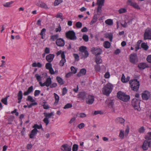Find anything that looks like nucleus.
Listing matches in <instances>:
<instances>
[{
	"label": "nucleus",
	"mask_w": 151,
	"mask_h": 151,
	"mask_svg": "<svg viewBox=\"0 0 151 151\" xmlns=\"http://www.w3.org/2000/svg\"><path fill=\"white\" fill-rule=\"evenodd\" d=\"M113 85L110 83L107 84L103 88L102 93L104 95L108 96L111 92Z\"/></svg>",
	"instance_id": "nucleus-1"
},
{
	"label": "nucleus",
	"mask_w": 151,
	"mask_h": 151,
	"mask_svg": "<svg viewBox=\"0 0 151 151\" xmlns=\"http://www.w3.org/2000/svg\"><path fill=\"white\" fill-rule=\"evenodd\" d=\"M117 97L119 99L124 102H127L130 99L129 96L126 94L124 93L121 91L117 93Z\"/></svg>",
	"instance_id": "nucleus-2"
},
{
	"label": "nucleus",
	"mask_w": 151,
	"mask_h": 151,
	"mask_svg": "<svg viewBox=\"0 0 151 151\" xmlns=\"http://www.w3.org/2000/svg\"><path fill=\"white\" fill-rule=\"evenodd\" d=\"M129 84L133 90L136 91L138 90L140 84L139 82L137 79H134L130 81Z\"/></svg>",
	"instance_id": "nucleus-3"
},
{
	"label": "nucleus",
	"mask_w": 151,
	"mask_h": 151,
	"mask_svg": "<svg viewBox=\"0 0 151 151\" xmlns=\"http://www.w3.org/2000/svg\"><path fill=\"white\" fill-rule=\"evenodd\" d=\"M65 36L67 38L71 40H76L77 39L75 33L73 30L69 31L66 32Z\"/></svg>",
	"instance_id": "nucleus-4"
},
{
	"label": "nucleus",
	"mask_w": 151,
	"mask_h": 151,
	"mask_svg": "<svg viewBox=\"0 0 151 151\" xmlns=\"http://www.w3.org/2000/svg\"><path fill=\"white\" fill-rule=\"evenodd\" d=\"M144 39L151 40V29L149 28L146 29L144 34Z\"/></svg>",
	"instance_id": "nucleus-5"
},
{
	"label": "nucleus",
	"mask_w": 151,
	"mask_h": 151,
	"mask_svg": "<svg viewBox=\"0 0 151 151\" xmlns=\"http://www.w3.org/2000/svg\"><path fill=\"white\" fill-rule=\"evenodd\" d=\"M140 100L136 99H133L132 101V104L135 109H138L139 107Z\"/></svg>",
	"instance_id": "nucleus-6"
},
{
	"label": "nucleus",
	"mask_w": 151,
	"mask_h": 151,
	"mask_svg": "<svg viewBox=\"0 0 151 151\" xmlns=\"http://www.w3.org/2000/svg\"><path fill=\"white\" fill-rule=\"evenodd\" d=\"M129 61L131 63L134 64H135L138 62V58L136 53H133L130 55Z\"/></svg>",
	"instance_id": "nucleus-7"
},
{
	"label": "nucleus",
	"mask_w": 151,
	"mask_h": 151,
	"mask_svg": "<svg viewBox=\"0 0 151 151\" xmlns=\"http://www.w3.org/2000/svg\"><path fill=\"white\" fill-rule=\"evenodd\" d=\"M52 83V81L50 78L49 77L47 78L46 81L43 83H42L41 82H40L39 83L40 86L42 87H43L45 86H46L47 87H48Z\"/></svg>",
	"instance_id": "nucleus-8"
},
{
	"label": "nucleus",
	"mask_w": 151,
	"mask_h": 151,
	"mask_svg": "<svg viewBox=\"0 0 151 151\" xmlns=\"http://www.w3.org/2000/svg\"><path fill=\"white\" fill-rule=\"evenodd\" d=\"M151 141H148L147 140H145L142 145V148L144 150H146L149 147L151 146Z\"/></svg>",
	"instance_id": "nucleus-9"
},
{
	"label": "nucleus",
	"mask_w": 151,
	"mask_h": 151,
	"mask_svg": "<svg viewBox=\"0 0 151 151\" xmlns=\"http://www.w3.org/2000/svg\"><path fill=\"white\" fill-rule=\"evenodd\" d=\"M150 97V93L147 91H145L142 93V97L143 100H147Z\"/></svg>",
	"instance_id": "nucleus-10"
},
{
	"label": "nucleus",
	"mask_w": 151,
	"mask_h": 151,
	"mask_svg": "<svg viewBox=\"0 0 151 151\" xmlns=\"http://www.w3.org/2000/svg\"><path fill=\"white\" fill-rule=\"evenodd\" d=\"M61 149L63 151H71V147L67 144H65L61 146Z\"/></svg>",
	"instance_id": "nucleus-11"
},
{
	"label": "nucleus",
	"mask_w": 151,
	"mask_h": 151,
	"mask_svg": "<svg viewBox=\"0 0 151 151\" xmlns=\"http://www.w3.org/2000/svg\"><path fill=\"white\" fill-rule=\"evenodd\" d=\"M56 43L58 46L63 47L65 45V41L62 38H58L56 40Z\"/></svg>",
	"instance_id": "nucleus-12"
},
{
	"label": "nucleus",
	"mask_w": 151,
	"mask_h": 151,
	"mask_svg": "<svg viewBox=\"0 0 151 151\" xmlns=\"http://www.w3.org/2000/svg\"><path fill=\"white\" fill-rule=\"evenodd\" d=\"M94 101V97L90 95H88L86 99L87 103L88 104H92Z\"/></svg>",
	"instance_id": "nucleus-13"
},
{
	"label": "nucleus",
	"mask_w": 151,
	"mask_h": 151,
	"mask_svg": "<svg viewBox=\"0 0 151 151\" xmlns=\"http://www.w3.org/2000/svg\"><path fill=\"white\" fill-rule=\"evenodd\" d=\"M61 57L62 58V60L60 61L59 65L60 66H63L64 65V63L66 62L65 55L63 52V53L61 54Z\"/></svg>",
	"instance_id": "nucleus-14"
},
{
	"label": "nucleus",
	"mask_w": 151,
	"mask_h": 151,
	"mask_svg": "<svg viewBox=\"0 0 151 151\" xmlns=\"http://www.w3.org/2000/svg\"><path fill=\"white\" fill-rule=\"evenodd\" d=\"M37 5L45 9H48L49 8L46 3L40 1L37 3Z\"/></svg>",
	"instance_id": "nucleus-15"
},
{
	"label": "nucleus",
	"mask_w": 151,
	"mask_h": 151,
	"mask_svg": "<svg viewBox=\"0 0 151 151\" xmlns=\"http://www.w3.org/2000/svg\"><path fill=\"white\" fill-rule=\"evenodd\" d=\"M54 57V54H50L46 56V60L48 62L50 63L52 61Z\"/></svg>",
	"instance_id": "nucleus-16"
},
{
	"label": "nucleus",
	"mask_w": 151,
	"mask_h": 151,
	"mask_svg": "<svg viewBox=\"0 0 151 151\" xmlns=\"http://www.w3.org/2000/svg\"><path fill=\"white\" fill-rule=\"evenodd\" d=\"M38 130L36 129H34L31 131V133L29 135V137L30 138H33L37 134Z\"/></svg>",
	"instance_id": "nucleus-17"
},
{
	"label": "nucleus",
	"mask_w": 151,
	"mask_h": 151,
	"mask_svg": "<svg viewBox=\"0 0 151 151\" xmlns=\"http://www.w3.org/2000/svg\"><path fill=\"white\" fill-rule=\"evenodd\" d=\"M86 73V70L84 68L81 69L79 73L77 75V76L80 77L81 76L85 75Z\"/></svg>",
	"instance_id": "nucleus-18"
},
{
	"label": "nucleus",
	"mask_w": 151,
	"mask_h": 151,
	"mask_svg": "<svg viewBox=\"0 0 151 151\" xmlns=\"http://www.w3.org/2000/svg\"><path fill=\"white\" fill-rule=\"evenodd\" d=\"M17 96L18 99V103H19L21 102V100L22 99L23 97L22 93L21 91H19L17 94Z\"/></svg>",
	"instance_id": "nucleus-19"
},
{
	"label": "nucleus",
	"mask_w": 151,
	"mask_h": 151,
	"mask_svg": "<svg viewBox=\"0 0 151 151\" xmlns=\"http://www.w3.org/2000/svg\"><path fill=\"white\" fill-rule=\"evenodd\" d=\"M86 94L85 92H80L78 95V97L79 98L83 99L86 96Z\"/></svg>",
	"instance_id": "nucleus-20"
},
{
	"label": "nucleus",
	"mask_w": 151,
	"mask_h": 151,
	"mask_svg": "<svg viewBox=\"0 0 151 151\" xmlns=\"http://www.w3.org/2000/svg\"><path fill=\"white\" fill-rule=\"evenodd\" d=\"M148 67V66L146 64L144 63H140L138 65V67L139 68L143 69H144Z\"/></svg>",
	"instance_id": "nucleus-21"
},
{
	"label": "nucleus",
	"mask_w": 151,
	"mask_h": 151,
	"mask_svg": "<svg viewBox=\"0 0 151 151\" xmlns=\"http://www.w3.org/2000/svg\"><path fill=\"white\" fill-rule=\"evenodd\" d=\"M105 37L109 38L110 42H112L113 39V35L111 33H106L105 34Z\"/></svg>",
	"instance_id": "nucleus-22"
},
{
	"label": "nucleus",
	"mask_w": 151,
	"mask_h": 151,
	"mask_svg": "<svg viewBox=\"0 0 151 151\" xmlns=\"http://www.w3.org/2000/svg\"><path fill=\"white\" fill-rule=\"evenodd\" d=\"M105 0H97L96 4L98 5V6L102 7L104 5Z\"/></svg>",
	"instance_id": "nucleus-23"
},
{
	"label": "nucleus",
	"mask_w": 151,
	"mask_h": 151,
	"mask_svg": "<svg viewBox=\"0 0 151 151\" xmlns=\"http://www.w3.org/2000/svg\"><path fill=\"white\" fill-rule=\"evenodd\" d=\"M95 62L97 64L101 63L102 62L100 56H97L95 59Z\"/></svg>",
	"instance_id": "nucleus-24"
},
{
	"label": "nucleus",
	"mask_w": 151,
	"mask_h": 151,
	"mask_svg": "<svg viewBox=\"0 0 151 151\" xmlns=\"http://www.w3.org/2000/svg\"><path fill=\"white\" fill-rule=\"evenodd\" d=\"M103 46L105 48H109L111 46V43L108 41H105L104 43Z\"/></svg>",
	"instance_id": "nucleus-25"
},
{
	"label": "nucleus",
	"mask_w": 151,
	"mask_h": 151,
	"mask_svg": "<svg viewBox=\"0 0 151 151\" xmlns=\"http://www.w3.org/2000/svg\"><path fill=\"white\" fill-rule=\"evenodd\" d=\"M56 80L58 83L60 85H62L64 84V81L61 78L58 76L56 77Z\"/></svg>",
	"instance_id": "nucleus-26"
},
{
	"label": "nucleus",
	"mask_w": 151,
	"mask_h": 151,
	"mask_svg": "<svg viewBox=\"0 0 151 151\" xmlns=\"http://www.w3.org/2000/svg\"><path fill=\"white\" fill-rule=\"evenodd\" d=\"M98 18L96 14H95L93 16L92 19L90 22V24H92L93 23L95 22L97 20Z\"/></svg>",
	"instance_id": "nucleus-27"
},
{
	"label": "nucleus",
	"mask_w": 151,
	"mask_h": 151,
	"mask_svg": "<svg viewBox=\"0 0 151 151\" xmlns=\"http://www.w3.org/2000/svg\"><path fill=\"white\" fill-rule=\"evenodd\" d=\"M82 55V58H87L88 55V53L87 50L81 52Z\"/></svg>",
	"instance_id": "nucleus-28"
},
{
	"label": "nucleus",
	"mask_w": 151,
	"mask_h": 151,
	"mask_svg": "<svg viewBox=\"0 0 151 151\" xmlns=\"http://www.w3.org/2000/svg\"><path fill=\"white\" fill-rule=\"evenodd\" d=\"M96 52H94V54L96 56L101 54L102 52L101 49L98 48L96 49V50H95Z\"/></svg>",
	"instance_id": "nucleus-29"
},
{
	"label": "nucleus",
	"mask_w": 151,
	"mask_h": 151,
	"mask_svg": "<svg viewBox=\"0 0 151 151\" xmlns=\"http://www.w3.org/2000/svg\"><path fill=\"white\" fill-rule=\"evenodd\" d=\"M141 47L145 50H147L148 48V46L147 45V43H142L141 44Z\"/></svg>",
	"instance_id": "nucleus-30"
},
{
	"label": "nucleus",
	"mask_w": 151,
	"mask_h": 151,
	"mask_svg": "<svg viewBox=\"0 0 151 151\" xmlns=\"http://www.w3.org/2000/svg\"><path fill=\"white\" fill-rule=\"evenodd\" d=\"M125 135V133H124V131L122 130H120V133L119 135V137L121 139H123Z\"/></svg>",
	"instance_id": "nucleus-31"
},
{
	"label": "nucleus",
	"mask_w": 151,
	"mask_h": 151,
	"mask_svg": "<svg viewBox=\"0 0 151 151\" xmlns=\"http://www.w3.org/2000/svg\"><path fill=\"white\" fill-rule=\"evenodd\" d=\"M59 37L58 35L56 34L54 35H52L51 36L50 40H51L52 41H54L55 40L57 39Z\"/></svg>",
	"instance_id": "nucleus-32"
},
{
	"label": "nucleus",
	"mask_w": 151,
	"mask_h": 151,
	"mask_svg": "<svg viewBox=\"0 0 151 151\" xmlns=\"http://www.w3.org/2000/svg\"><path fill=\"white\" fill-rule=\"evenodd\" d=\"M145 139L147 140H151V132H148L145 136Z\"/></svg>",
	"instance_id": "nucleus-33"
},
{
	"label": "nucleus",
	"mask_w": 151,
	"mask_h": 151,
	"mask_svg": "<svg viewBox=\"0 0 151 151\" xmlns=\"http://www.w3.org/2000/svg\"><path fill=\"white\" fill-rule=\"evenodd\" d=\"M105 23L106 24L109 25H112L113 24V21L111 19H108L105 21Z\"/></svg>",
	"instance_id": "nucleus-34"
},
{
	"label": "nucleus",
	"mask_w": 151,
	"mask_h": 151,
	"mask_svg": "<svg viewBox=\"0 0 151 151\" xmlns=\"http://www.w3.org/2000/svg\"><path fill=\"white\" fill-rule=\"evenodd\" d=\"M54 95L55 97V102L54 103V104L56 105L58 103L59 99V96L56 93H54Z\"/></svg>",
	"instance_id": "nucleus-35"
},
{
	"label": "nucleus",
	"mask_w": 151,
	"mask_h": 151,
	"mask_svg": "<svg viewBox=\"0 0 151 151\" xmlns=\"http://www.w3.org/2000/svg\"><path fill=\"white\" fill-rule=\"evenodd\" d=\"M116 120L121 124L124 123L125 122V120L122 117H118L116 119Z\"/></svg>",
	"instance_id": "nucleus-36"
},
{
	"label": "nucleus",
	"mask_w": 151,
	"mask_h": 151,
	"mask_svg": "<svg viewBox=\"0 0 151 151\" xmlns=\"http://www.w3.org/2000/svg\"><path fill=\"white\" fill-rule=\"evenodd\" d=\"M9 97V96H7L6 97L2 99L1 101L2 102L6 105H7V100Z\"/></svg>",
	"instance_id": "nucleus-37"
},
{
	"label": "nucleus",
	"mask_w": 151,
	"mask_h": 151,
	"mask_svg": "<svg viewBox=\"0 0 151 151\" xmlns=\"http://www.w3.org/2000/svg\"><path fill=\"white\" fill-rule=\"evenodd\" d=\"M109 101V104H108V106L109 108H113V106L114 104V103L113 102V100H108Z\"/></svg>",
	"instance_id": "nucleus-38"
},
{
	"label": "nucleus",
	"mask_w": 151,
	"mask_h": 151,
	"mask_svg": "<svg viewBox=\"0 0 151 151\" xmlns=\"http://www.w3.org/2000/svg\"><path fill=\"white\" fill-rule=\"evenodd\" d=\"M78 117L80 118H84L86 117V115L84 113H79L77 115Z\"/></svg>",
	"instance_id": "nucleus-39"
},
{
	"label": "nucleus",
	"mask_w": 151,
	"mask_h": 151,
	"mask_svg": "<svg viewBox=\"0 0 151 151\" xmlns=\"http://www.w3.org/2000/svg\"><path fill=\"white\" fill-rule=\"evenodd\" d=\"M44 114L45 117L47 118L48 119L53 115V112H51L50 113H44Z\"/></svg>",
	"instance_id": "nucleus-40"
},
{
	"label": "nucleus",
	"mask_w": 151,
	"mask_h": 151,
	"mask_svg": "<svg viewBox=\"0 0 151 151\" xmlns=\"http://www.w3.org/2000/svg\"><path fill=\"white\" fill-rule=\"evenodd\" d=\"M86 47L84 46H81L79 47V50L80 52H84L85 51H86Z\"/></svg>",
	"instance_id": "nucleus-41"
},
{
	"label": "nucleus",
	"mask_w": 151,
	"mask_h": 151,
	"mask_svg": "<svg viewBox=\"0 0 151 151\" xmlns=\"http://www.w3.org/2000/svg\"><path fill=\"white\" fill-rule=\"evenodd\" d=\"M129 1L131 3L132 6L134 7L135 8L137 9H139V6L136 3H132L131 1Z\"/></svg>",
	"instance_id": "nucleus-42"
},
{
	"label": "nucleus",
	"mask_w": 151,
	"mask_h": 151,
	"mask_svg": "<svg viewBox=\"0 0 151 151\" xmlns=\"http://www.w3.org/2000/svg\"><path fill=\"white\" fill-rule=\"evenodd\" d=\"M45 67L47 69L49 70L52 68V65L49 62L46 64Z\"/></svg>",
	"instance_id": "nucleus-43"
},
{
	"label": "nucleus",
	"mask_w": 151,
	"mask_h": 151,
	"mask_svg": "<svg viewBox=\"0 0 151 151\" xmlns=\"http://www.w3.org/2000/svg\"><path fill=\"white\" fill-rule=\"evenodd\" d=\"M101 7L98 6L97 9V12L98 15H100L101 13Z\"/></svg>",
	"instance_id": "nucleus-44"
},
{
	"label": "nucleus",
	"mask_w": 151,
	"mask_h": 151,
	"mask_svg": "<svg viewBox=\"0 0 151 151\" xmlns=\"http://www.w3.org/2000/svg\"><path fill=\"white\" fill-rule=\"evenodd\" d=\"M82 38L85 42H87L88 41V37L87 35H84Z\"/></svg>",
	"instance_id": "nucleus-45"
},
{
	"label": "nucleus",
	"mask_w": 151,
	"mask_h": 151,
	"mask_svg": "<svg viewBox=\"0 0 151 151\" xmlns=\"http://www.w3.org/2000/svg\"><path fill=\"white\" fill-rule=\"evenodd\" d=\"M27 101H29L32 102H33L35 101V100L33 99L32 97L30 96H29L27 97Z\"/></svg>",
	"instance_id": "nucleus-46"
},
{
	"label": "nucleus",
	"mask_w": 151,
	"mask_h": 151,
	"mask_svg": "<svg viewBox=\"0 0 151 151\" xmlns=\"http://www.w3.org/2000/svg\"><path fill=\"white\" fill-rule=\"evenodd\" d=\"M62 1V0H55L54 3V5L55 6L58 5Z\"/></svg>",
	"instance_id": "nucleus-47"
},
{
	"label": "nucleus",
	"mask_w": 151,
	"mask_h": 151,
	"mask_svg": "<svg viewBox=\"0 0 151 151\" xmlns=\"http://www.w3.org/2000/svg\"><path fill=\"white\" fill-rule=\"evenodd\" d=\"M13 2V1H11L8 2H7L4 5V6L6 7H10V5L12 4Z\"/></svg>",
	"instance_id": "nucleus-48"
},
{
	"label": "nucleus",
	"mask_w": 151,
	"mask_h": 151,
	"mask_svg": "<svg viewBox=\"0 0 151 151\" xmlns=\"http://www.w3.org/2000/svg\"><path fill=\"white\" fill-rule=\"evenodd\" d=\"M35 77L36 78L37 80L38 81L41 82L42 79L40 76L38 75L37 74H36L35 76Z\"/></svg>",
	"instance_id": "nucleus-49"
},
{
	"label": "nucleus",
	"mask_w": 151,
	"mask_h": 151,
	"mask_svg": "<svg viewBox=\"0 0 151 151\" xmlns=\"http://www.w3.org/2000/svg\"><path fill=\"white\" fill-rule=\"evenodd\" d=\"M82 25V23L80 22H77L76 24V26L77 28H81Z\"/></svg>",
	"instance_id": "nucleus-50"
},
{
	"label": "nucleus",
	"mask_w": 151,
	"mask_h": 151,
	"mask_svg": "<svg viewBox=\"0 0 151 151\" xmlns=\"http://www.w3.org/2000/svg\"><path fill=\"white\" fill-rule=\"evenodd\" d=\"M72 106V104L70 103H68L63 108L64 109H66L71 108Z\"/></svg>",
	"instance_id": "nucleus-51"
},
{
	"label": "nucleus",
	"mask_w": 151,
	"mask_h": 151,
	"mask_svg": "<svg viewBox=\"0 0 151 151\" xmlns=\"http://www.w3.org/2000/svg\"><path fill=\"white\" fill-rule=\"evenodd\" d=\"M78 147V146L77 145L74 144L73 145L72 148L73 151H76L77 150Z\"/></svg>",
	"instance_id": "nucleus-52"
},
{
	"label": "nucleus",
	"mask_w": 151,
	"mask_h": 151,
	"mask_svg": "<svg viewBox=\"0 0 151 151\" xmlns=\"http://www.w3.org/2000/svg\"><path fill=\"white\" fill-rule=\"evenodd\" d=\"M71 73L73 74L76 73L77 72V69L74 67L72 66L70 68Z\"/></svg>",
	"instance_id": "nucleus-53"
},
{
	"label": "nucleus",
	"mask_w": 151,
	"mask_h": 151,
	"mask_svg": "<svg viewBox=\"0 0 151 151\" xmlns=\"http://www.w3.org/2000/svg\"><path fill=\"white\" fill-rule=\"evenodd\" d=\"M129 127L128 126H127V128L125 130V136H127L129 133Z\"/></svg>",
	"instance_id": "nucleus-54"
},
{
	"label": "nucleus",
	"mask_w": 151,
	"mask_h": 151,
	"mask_svg": "<svg viewBox=\"0 0 151 151\" xmlns=\"http://www.w3.org/2000/svg\"><path fill=\"white\" fill-rule=\"evenodd\" d=\"M126 12V9L124 8H121L119 10V12L120 14L124 13Z\"/></svg>",
	"instance_id": "nucleus-55"
},
{
	"label": "nucleus",
	"mask_w": 151,
	"mask_h": 151,
	"mask_svg": "<svg viewBox=\"0 0 151 151\" xmlns=\"http://www.w3.org/2000/svg\"><path fill=\"white\" fill-rule=\"evenodd\" d=\"M95 69L96 71H99L101 69L100 65L97 64L95 65Z\"/></svg>",
	"instance_id": "nucleus-56"
},
{
	"label": "nucleus",
	"mask_w": 151,
	"mask_h": 151,
	"mask_svg": "<svg viewBox=\"0 0 151 151\" xmlns=\"http://www.w3.org/2000/svg\"><path fill=\"white\" fill-rule=\"evenodd\" d=\"M33 128H34V129H37V128L38 129H40L42 128V126L41 124L40 125H39L37 124H35L33 126Z\"/></svg>",
	"instance_id": "nucleus-57"
},
{
	"label": "nucleus",
	"mask_w": 151,
	"mask_h": 151,
	"mask_svg": "<svg viewBox=\"0 0 151 151\" xmlns=\"http://www.w3.org/2000/svg\"><path fill=\"white\" fill-rule=\"evenodd\" d=\"M138 131L140 133H143L145 131L144 127H141L139 129Z\"/></svg>",
	"instance_id": "nucleus-58"
},
{
	"label": "nucleus",
	"mask_w": 151,
	"mask_h": 151,
	"mask_svg": "<svg viewBox=\"0 0 151 151\" xmlns=\"http://www.w3.org/2000/svg\"><path fill=\"white\" fill-rule=\"evenodd\" d=\"M130 21H128L127 23L125 21L124 23L123 24L122 23H121V25L124 27H127V23H130Z\"/></svg>",
	"instance_id": "nucleus-59"
},
{
	"label": "nucleus",
	"mask_w": 151,
	"mask_h": 151,
	"mask_svg": "<svg viewBox=\"0 0 151 151\" xmlns=\"http://www.w3.org/2000/svg\"><path fill=\"white\" fill-rule=\"evenodd\" d=\"M147 61L150 63H151V55H148L146 58Z\"/></svg>",
	"instance_id": "nucleus-60"
},
{
	"label": "nucleus",
	"mask_w": 151,
	"mask_h": 151,
	"mask_svg": "<svg viewBox=\"0 0 151 151\" xmlns=\"http://www.w3.org/2000/svg\"><path fill=\"white\" fill-rule=\"evenodd\" d=\"M85 126V124L83 123H81L78 124V127L80 129H82Z\"/></svg>",
	"instance_id": "nucleus-61"
},
{
	"label": "nucleus",
	"mask_w": 151,
	"mask_h": 151,
	"mask_svg": "<svg viewBox=\"0 0 151 151\" xmlns=\"http://www.w3.org/2000/svg\"><path fill=\"white\" fill-rule=\"evenodd\" d=\"M33 89V86H31L30 87H29L27 91L29 93H31L32 92Z\"/></svg>",
	"instance_id": "nucleus-62"
},
{
	"label": "nucleus",
	"mask_w": 151,
	"mask_h": 151,
	"mask_svg": "<svg viewBox=\"0 0 151 151\" xmlns=\"http://www.w3.org/2000/svg\"><path fill=\"white\" fill-rule=\"evenodd\" d=\"M40 90H36L34 92V96H35L38 95L40 93Z\"/></svg>",
	"instance_id": "nucleus-63"
},
{
	"label": "nucleus",
	"mask_w": 151,
	"mask_h": 151,
	"mask_svg": "<svg viewBox=\"0 0 151 151\" xmlns=\"http://www.w3.org/2000/svg\"><path fill=\"white\" fill-rule=\"evenodd\" d=\"M67 89L66 88L64 87L63 88L62 92V95L63 96L65 95L67 92Z\"/></svg>",
	"instance_id": "nucleus-64"
}]
</instances>
